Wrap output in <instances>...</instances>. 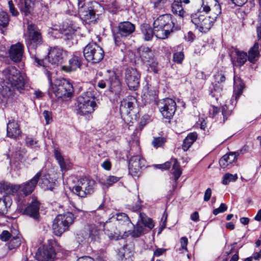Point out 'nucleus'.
I'll use <instances>...</instances> for the list:
<instances>
[{"mask_svg":"<svg viewBox=\"0 0 261 261\" xmlns=\"http://www.w3.org/2000/svg\"><path fill=\"white\" fill-rule=\"evenodd\" d=\"M238 178L237 174H232L230 173H226L223 177L222 184L226 185L231 181H234Z\"/></svg>","mask_w":261,"mask_h":261,"instance_id":"nucleus-46","label":"nucleus"},{"mask_svg":"<svg viewBox=\"0 0 261 261\" xmlns=\"http://www.w3.org/2000/svg\"><path fill=\"white\" fill-rule=\"evenodd\" d=\"M221 13V8L218 0H202L199 10L191 15V20L199 32L206 33Z\"/></svg>","mask_w":261,"mask_h":261,"instance_id":"nucleus-1","label":"nucleus"},{"mask_svg":"<svg viewBox=\"0 0 261 261\" xmlns=\"http://www.w3.org/2000/svg\"><path fill=\"white\" fill-rule=\"evenodd\" d=\"M74 215L70 212L58 215L53 221V229L54 233L58 236H61L68 230L74 220Z\"/></svg>","mask_w":261,"mask_h":261,"instance_id":"nucleus-8","label":"nucleus"},{"mask_svg":"<svg viewBox=\"0 0 261 261\" xmlns=\"http://www.w3.org/2000/svg\"><path fill=\"white\" fill-rule=\"evenodd\" d=\"M9 53L12 61L14 62H19L21 61L23 55L24 46L22 43L17 42L11 45Z\"/></svg>","mask_w":261,"mask_h":261,"instance_id":"nucleus-19","label":"nucleus"},{"mask_svg":"<svg viewBox=\"0 0 261 261\" xmlns=\"http://www.w3.org/2000/svg\"><path fill=\"white\" fill-rule=\"evenodd\" d=\"M171 162H173V166L172 169V174L174 175L173 180L174 181L175 184L173 185V189L174 190L177 185V181L181 174V171L179 164L178 163L177 160L175 159H171Z\"/></svg>","mask_w":261,"mask_h":261,"instance_id":"nucleus-30","label":"nucleus"},{"mask_svg":"<svg viewBox=\"0 0 261 261\" xmlns=\"http://www.w3.org/2000/svg\"><path fill=\"white\" fill-rule=\"evenodd\" d=\"M144 214H140V217L141 221L144 225L148 227L149 229H152L154 227V224L151 218L144 217Z\"/></svg>","mask_w":261,"mask_h":261,"instance_id":"nucleus-47","label":"nucleus"},{"mask_svg":"<svg viewBox=\"0 0 261 261\" xmlns=\"http://www.w3.org/2000/svg\"><path fill=\"white\" fill-rule=\"evenodd\" d=\"M244 88L243 82L239 78L234 77L233 95L232 97L235 98L237 101L243 92Z\"/></svg>","mask_w":261,"mask_h":261,"instance_id":"nucleus-29","label":"nucleus"},{"mask_svg":"<svg viewBox=\"0 0 261 261\" xmlns=\"http://www.w3.org/2000/svg\"><path fill=\"white\" fill-rule=\"evenodd\" d=\"M12 237V235L7 230H4L0 234V239L3 241H7Z\"/></svg>","mask_w":261,"mask_h":261,"instance_id":"nucleus-55","label":"nucleus"},{"mask_svg":"<svg viewBox=\"0 0 261 261\" xmlns=\"http://www.w3.org/2000/svg\"><path fill=\"white\" fill-rule=\"evenodd\" d=\"M104 204L103 203H101L98 208L94 211L91 212L92 214H97L98 216L100 218H101L102 216L105 214V211L103 210Z\"/></svg>","mask_w":261,"mask_h":261,"instance_id":"nucleus-56","label":"nucleus"},{"mask_svg":"<svg viewBox=\"0 0 261 261\" xmlns=\"http://www.w3.org/2000/svg\"><path fill=\"white\" fill-rule=\"evenodd\" d=\"M153 28L166 29V31H172L174 27L170 15L165 14L159 16L153 22Z\"/></svg>","mask_w":261,"mask_h":261,"instance_id":"nucleus-18","label":"nucleus"},{"mask_svg":"<svg viewBox=\"0 0 261 261\" xmlns=\"http://www.w3.org/2000/svg\"><path fill=\"white\" fill-rule=\"evenodd\" d=\"M12 238L10 242L7 244L8 248L10 250L18 247L21 244L20 239L18 236H16Z\"/></svg>","mask_w":261,"mask_h":261,"instance_id":"nucleus-41","label":"nucleus"},{"mask_svg":"<svg viewBox=\"0 0 261 261\" xmlns=\"http://www.w3.org/2000/svg\"><path fill=\"white\" fill-rule=\"evenodd\" d=\"M9 21V17L8 13L2 11L0 12V28H6Z\"/></svg>","mask_w":261,"mask_h":261,"instance_id":"nucleus-45","label":"nucleus"},{"mask_svg":"<svg viewBox=\"0 0 261 261\" xmlns=\"http://www.w3.org/2000/svg\"><path fill=\"white\" fill-rule=\"evenodd\" d=\"M44 73L47 75L50 83V88L48 89V94L53 97V94L57 98L65 100L70 98L73 93V88L69 81L65 79H56L54 83H51L50 71L45 69Z\"/></svg>","mask_w":261,"mask_h":261,"instance_id":"nucleus-4","label":"nucleus"},{"mask_svg":"<svg viewBox=\"0 0 261 261\" xmlns=\"http://www.w3.org/2000/svg\"><path fill=\"white\" fill-rule=\"evenodd\" d=\"M40 203L37 200L36 197H32L31 203L25 208V214L30 216L35 220H38L39 217Z\"/></svg>","mask_w":261,"mask_h":261,"instance_id":"nucleus-21","label":"nucleus"},{"mask_svg":"<svg viewBox=\"0 0 261 261\" xmlns=\"http://www.w3.org/2000/svg\"><path fill=\"white\" fill-rule=\"evenodd\" d=\"M3 82L0 84V98L7 99L13 95L15 89L22 90L25 79L19 70L14 67L4 69L2 73Z\"/></svg>","mask_w":261,"mask_h":261,"instance_id":"nucleus-2","label":"nucleus"},{"mask_svg":"<svg viewBox=\"0 0 261 261\" xmlns=\"http://www.w3.org/2000/svg\"><path fill=\"white\" fill-rule=\"evenodd\" d=\"M76 261H94V259L90 256H84L79 257Z\"/></svg>","mask_w":261,"mask_h":261,"instance_id":"nucleus-64","label":"nucleus"},{"mask_svg":"<svg viewBox=\"0 0 261 261\" xmlns=\"http://www.w3.org/2000/svg\"><path fill=\"white\" fill-rule=\"evenodd\" d=\"M188 243V240L187 237H183L180 239V244L181 248L183 250H187V246Z\"/></svg>","mask_w":261,"mask_h":261,"instance_id":"nucleus-60","label":"nucleus"},{"mask_svg":"<svg viewBox=\"0 0 261 261\" xmlns=\"http://www.w3.org/2000/svg\"><path fill=\"white\" fill-rule=\"evenodd\" d=\"M95 182L86 177L81 178L72 189V193L81 198H85L94 192Z\"/></svg>","mask_w":261,"mask_h":261,"instance_id":"nucleus-10","label":"nucleus"},{"mask_svg":"<svg viewBox=\"0 0 261 261\" xmlns=\"http://www.w3.org/2000/svg\"><path fill=\"white\" fill-rule=\"evenodd\" d=\"M41 0H24L23 3L18 5L20 12L25 16L32 15L35 7Z\"/></svg>","mask_w":261,"mask_h":261,"instance_id":"nucleus-20","label":"nucleus"},{"mask_svg":"<svg viewBox=\"0 0 261 261\" xmlns=\"http://www.w3.org/2000/svg\"><path fill=\"white\" fill-rule=\"evenodd\" d=\"M12 204V201L8 196L3 197L0 199V215H4L8 211V208Z\"/></svg>","mask_w":261,"mask_h":261,"instance_id":"nucleus-36","label":"nucleus"},{"mask_svg":"<svg viewBox=\"0 0 261 261\" xmlns=\"http://www.w3.org/2000/svg\"><path fill=\"white\" fill-rule=\"evenodd\" d=\"M43 115L45 120L46 124H48L52 121V115L50 112L45 110L43 112Z\"/></svg>","mask_w":261,"mask_h":261,"instance_id":"nucleus-57","label":"nucleus"},{"mask_svg":"<svg viewBox=\"0 0 261 261\" xmlns=\"http://www.w3.org/2000/svg\"><path fill=\"white\" fill-rule=\"evenodd\" d=\"M84 58L88 62L97 63L100 62L104 57V51L96 43L88 44L83 49Z\"/></svg>","mask_w":261,"mask_h":261,"instance_id":"nucleus-11","label":"nucleus"},{"mask_svg":"<svg viewBox=\"0 0 261 261\" xmlns=\"http://www.w3.org/2000/svg\"><path fill=\"white\" fill-rule=\"evenodd\" d=\"M56 185L55 181H53V179L50 180L47 178H43L42 179V182L40 184V186L44 190H49L53 191Z\"/></svg>","mask_w":261,"mask_h":261,"instance_id":"nucleus-40","label":"nucleus"},{"mask_svg":"<svg viewBox=\"0 0 261 261\" xmlns=\"http://www.w3.org/2000/svg\"><path fill=\"white\" fill-rule=\"evenodd\" d=\"M106 6L108 10L113 13H116L118 9V5L116 0H110Z\"/></svg>","mask_w":261,"mask_h":261,"instance_id":"nucleus-43","label":"nucleus"},{"mask_svg":"<svg viewBox=\"0 0 261 261\" xmlns=\"http://www.w3.org/2000/svg\"><path fill=\"white\" fill-rule=\"evenodd\" d=\"M140 56L144 62H148L152 57V53L150 48L146 46H142L138 49Z\"/></svg>","mask_w":261,"mask_h":261,"instance_id":"nucleus-34","label":"nucleus"},{"mask_svg":"<svg viewBox=\"0 0 261 261\" xmlns=\"http://www.w3.org/2000/svg\"><path fill=\"white\" fill-rule=\"evenodd\" d=\"M8 8L10 13L13 16H17L19 14L18 11L15 8L14 4L12 0L8 2Z\"/></svg>","mask_w":261,"mask_h":261,"instance_id":"nucleus-51","label":"nucleus"},{"mask_svg":"<svg viewBox=\"0 0 261 261\" xmlns=\"http://www.w3.org/2000/svg\"><path fill=\"white\" fill-rule=\"evenodd\" d=\"M140 75L136 68H127L124 71V80L131 90H136L139 86Z\"/></svg>","mask_w":261,"mask_h":261,"instance_id":"nucleus-13","label":"nucleus"},{"mask_svg":"<svg viewBox=\"0 0 261 261\" xmlns=\"http://www.w3.org/2000/svg\"><path fill=\"white\" fill-rule=\"evenodd\" d=\"M28 36L26 40V44L29 52L38 66L44 67V61L39 59L36 54V48L42 43V38L39 30L37 27L33 24H29L28 26Z\"/></svg>","mask_w":261,"mask_h":261,"instance_id":"nucleus-6","label":"nucleus"},{"mask_svg":"<svg viewBox=\"0 0 261 261\" xmlns=\"http://www.w3.org/2000/svg\"><path fill=\"white\" fill-rule=\"evenodd\" d=\"M211 195H212V190L210 188H207L204 193V198H203L204 201H208L211 198Z\"/></svg>","mask_w":261,"mask_h":261,"instance_id":"nucleus-62","label":"nucleus"},{"mask_svg":"<svg viewBox=\"0 0 261 261\" xmlns=\"http://www.w3.org/2000/svg\"><path fill=\"white\" fill-rule=\"evenodd\" d=\"M153 97L162 116L168 120L172 119L177 107L174 100L170 98H166L157 101L158 95L155 92H154Z\"/></svg>","mask_w":261,"mask_h":261,"instance_id":"nucleus-9","label":"nucleus"},{"mask_svg":"<svg viewBox=\"0 0 261 261\" xmlns=\"http://www.w3.org/2000/svg\"><path fill=\"white\" fill-rule=\"evenodd\" d=\"M181 0H174L171 4V10L173 14L183 18L186 14L182 4Z\"/></svg>","mask_w":261,"mask_h":261,"instance_id":"nucleus-32","label":"nucleus"},{"mask_svg":"<svg viewBox=\"0 0 261 261\" xmlns=\"http://www.w3.org/2000/svg\"><path fill=\"white\" fill-rule=\"evenodd\" d=\"M89 237L91 240H98L100 231L95 225H91L89 229Z\"/></svg>","mask_w":261,"mask_h":261,"instance_id":"nucleus-42","label":"nucleus"},{"mask_svg":"<svg viewBox=\"0 0 261 261\" xmlns=\"http://www.w3.org/2000/svg\"><path fill=\"white\" fill-rule=\"evenodd\" d=\"M197 138V134L196 132H193L189 134L184 139L182 145V149L186 151H187L193 143L196 141Z\"/></svg>","mask_w":261,"mask_h":261,"instance_id":"nucleus-33","label":"nucleus"},{"mask_svg":"<svg viewBox=\"0 0 261 261\" xmlns=\"http://www.w3.org/2000/svg\"><path fill=\"white\" fill-rule=\"evenodd\" d=\"M55 255V249L49 243L48 244L44 245L38 249L35 257L38 261H53Z\"/></svg>","mask_w":261,"mask_h":261,"instance_id":"nucleus-15","label":"nucleus"},{"mask_svg":"<svg viewBox=\"0 0 261 261\" xmlns=\"http://www.w3.org/2000/svg\"><path fill=\"white\" fill-rule=\"evenodd\" d=\"M42 172H38L31 179L20 185H13L10 183L4 184L2 188L5 192L8 194L17 193L15 200L19 205L24 204L25 197L31 194L35 190Z\"/></svg>","mask_w":261,"mask_h":261,"instance_id":"nucleus-3","label":"nucleus"},{"mask_svg":"<svg viewBox=\"0 0 261 261\" xmlns=\"http://www.w3.org/2000/svg\"><path fill=\"white\" fill-rule=\"evenodd\" d=\"M65 54L66 51L61 47H50L48 53V61L52 65H58L63 62Z\"/></svg>","mask_w":261,"mask_h":261,"instance_id":"nucleus-16","label":"nucleus"},{"mask_svg":"<svg viewBox=\"0 0 261 261\" xmlns=\"http://www.w3.org/2000/svg\"><path fill=\"white\" fill-rule=\"evenodd\" d=\"M259 55L258 44V43H255L248 51V59L250 62L253 63L256 61Z\"/></svg>","mask_w":261,"mask_h":261,"instance_id":"nucleus-38","label":"nucleus"},{"mask_svg":"<svg viewBox=\"0 0 261 261\" xmlns=\"http://www.w3.org/2000/svg\"><path fill=\"white\" fill-rule=\"evenodd\" d=\"M103 230L105 233L112 240H118L119 233L117 231L115 224L109 219L103 223Z\"/></svg>","mask_w":261,"mask_h":261,"instance_id":"nucleus-23","label":"nucleus"},{"mask_svg":"<svg viewBox=\"0 0 261 261\" xmlns=\"http://www.w3.org/2000/svg\"><path fill=\"white\" fill-rule=\"evenodd\" d=\"M135 30V26L129 21L120 22L118 25V32L122 37H127Z\"/></svg>","mask_w":261,"mask_h":261,"instance_id":"nucleus-25","label":"nucleus"},{"mask_svg":"<svg viewBox=\"0 0 261 261\" xmlns=\"http://www.w3.org/2000/svg\"><path fill=\"white\" fill-rule=\"evenodd\" d=\"M7 136L9 137L17 139L21 136V131L18 122L15 120L9 121L7 124Z\"/></svg>","mask_w":261,"mask_h":261,"instance_id":"nucleus-24","label":"nucleus"},{"mask_svg":"<svg viewBox=\"0 0 261 261\" xmlns=\"http://www.w3.org/2000/svg\"><path fill=\"white\" fill-rule=\"evenodd\" d=\"M227 207L226 205L224 203H221L220 206L213 210V214L215 215H217L218 214L221 213H223L227 210Z\"/></svg>","mask_w":261,"mask_h":261,"instance_id":"nucleus-54","label":"nucleus"},{"mask_svg":"<svg viewBox=\"0 0 261 261\" xmlns=\"http://www.w3.org/2000/svg\"><path fill=\"white\" fill-rule=\"evenodd\" d=\"M77 28L75 22L68 24V22H64L61 30V34L65 36V39H70L72 37L73 34Z\"/></svg>","mask_w":261,"mask_h":261,"instance_id":"nucleus-27","label":"nucleus"},{"mask_svg":"<svg viewBox=\"0 0 261 261\" xmlns=\"http://www.w3.org/2000/svg\"><path fill=\"white\" fill-rule=\"evenodd\" d=\"M113 222L114 221H123L127 223L130 222V221L126 214L125 213L117 214L116 217H113L110 219Z\"/></svg>","mask_w":261,"mask_h":261,"instance_id":"nucleus-44","label":"nucleus"},{"mask_svg":"<svg viewBox=\"0 0 261 261\" xmlns=\"http://www.w3.org/2000/svg\"><path fill=\"white\" fill-rule=\"evenodd\" d=\"M77 2L79 12L80 13H81V15L85 16V19H91L94 17L95 13L93 10H89L88 11L85 12L83 11V9L85 6V3L83 0H77Z\"/></svg>","mask_w":261,"mask_h":261,"instance_id":"nucleus-37","label":"nucleus"},{"mask_svg":"<svg viewBox=\"0 0 261 261\" xmlns=\"http://www.w3.org/2000/svg\"><path fill=\"white\" fill-rule=\"evenodd\" d=\"M141 30L146 41L150 40L153 36L154 35V29L152 30L151 27L147 23L141 25Z\"/></svg>","mask_w":261,"mask_h":261,"instance_id":"nucleus-35","label":"nucleus"},{"mask_svg":"<svg viewBox=\"0 0 261 261\" xmlns=\"http://www.w3.org/2000/svg\"><path fill=\"white\" fill-rule=\"evenodd\" d=\"M194 35L191 32H188L187 34L185 36L186 40L190 42L194 40Z\"/></svg>","mask_w":261,"mask_h":261,"instance_id":"nucleus-63","label":"nucleus"},{"mask_svg":"<svg viewBox=\"0 0 261 261\" xmlns=\"http://www.w3.org/2000/svg\"><path fill=\"white\" fill-rule=\"evenodd\" d=\"M231 61L233 66L241 67L243 65L248 59L246 53L235 49L231 54Z\"/></svg>","mask_w":261,"mask_h":261,"instance_id":"nucleus-22","label":"nucleus"},{"mask_svg":"<svg viewBox=\"0 0 261 261\" xmlns=\"http://www.w3.org/2000/svg\"><path fill=\"white\" fill-rule=\"evenodd\" d=\"M143 229L142 226L137 225L133 230L130 231L129 234L133 238H138L143 233Z\"/></svg>","mask_w":261,"mask_h":261,"instance_id":"nucleus-48","label":"nucleus"},{"mask_svg":"<svg viewBox=\"0 0 261 261\" xmlns=\"http://www.w3.org/2000/svg\"><path fill=\"white\" fill-rule=\"evenodd\" d=\"M231 113L232 111L226 105L223 106L219 109L212 106L209 109L210 117L215 118L220 123H224Z\"/></svg>","mask_w":261,"mask_h":261,"instance_id":"nucleus-14","label":"nucleus"},{"mask_svg":"<svg viewBox=\"0 0 261 261\" xmlns=\"http://www.w3.org/2000/svg\"><path fill=\"white\" fill-rule=\"evenodd\" d=\"M173 162H171V159L169 162H166L163 164L156 165L155 166L162 169L167 170L169 169Z\"/></svg>","mask_w":261,"mask_h":261,"instance_id":"nucleus-59","label":"nucleus"},{"mask_svg":"<svg viewBox=\"0 0 261 261\" xmlns=\"http://www.w3.org/2000/svg\"><path fill=\"white\" fill-rule=\"evenodd\" d=\"M154 35L159 39H165L167 38L172 31H166V29L153 28Z\"/></svg>","mask_w":261,"mask_h":261,"instance_id":"nucleus-39","label":"nucleus"},{"mask_svg":"<svg viewBox=\"0 0 261 261\" xmlns=\"http://www.w3.org/2000/svg\"><path fill=\"white\" fill-rule=\"evenodd\" d=\"M133 101H129L128 99H124L121 101L120 105V112L121 113L126 114L131 116V112L134 108V101H135L134 97H131Z\"/></svg>","mask_w":261,"mask_h":261,"instance_id":"nucleus-28","label":"nucleus"},{"mask_svg":"<svg viewBox=\"0 0 261 261\" xmlns=\"http://www.w3.org/2000/svg\"><path fill=\"white\" fill-rule=\"evenodd\" d=\"M215 82L218 83H222L225 82L226 78L223 73H218L214 76Z\"/></svg>","mask_w":261,"mask_h":261,"instance_id":"nucleus-58","label":"nucleus"},{"mask_svg":"<svg viewBox=\"0 0 261 261\" xmlns=\"http://www.w3.org/2000/svg\"><path fill=\"white\" fill-rule=\"evenodd\" d=\"M167 0H150L151 3L156 9H161L166 3Z\"/></svg>","mask_w":261,"mask_h":261,"instance_id":"nucleus-53","label":"nucleus"},{"mask_svg":"<svg viewBox=\"0 0 261 261\" xmlns=\"http://www.w3.org/2000/svg\"><path fill=\"white\" fill-rule=\"evenodd\" d=\"M239 154L238 152H229L223 156L219 160V164L221 168H225L229 165L236 162L237 160V156Z\"/></svg>","mask_w":261,"mask_h":261,"instance_id":"nucleus-26","label":"nucleus"},{"mask_svg":"<svg viewBox=\"0 0 261 261\" xmlns=\"http://www.w3.org/2000/svg\"><path fill=\"white\" fill-rule=\"evenodd\" d=\"M111 163L108 160H105L102 164L101 167L106 170H110L111 168Z\"/></svg>","mask_w":261,"mask_h":261,"instance_id":"nucleus-61","label":"nucleus"},{"mask_svg":"<svg viewBox=\"0 0 261 261\" xmlns=\"http://www.w3.org/2000/svg\"><path fill=\"white\" fill-rule=\"evenodd\" d=\"M166 140L163 137H158L155 138L152 142V144L153 146L155 148H158L160 147H162L163 145L164 144Z\"/></svg>","mask_w":261,"mask_h":261,"instance_id":"nucleus-50","label":"nucleus"},{"mask_svg":"<svg viewBox=\"0 0 261 261\" xmlns=\"http://www.w3.org/2000/svg\"><path fill=\"white\" fill-rule=\"evenodd\" d=\"M129 156H130L128 163L129 173L133 176L138 177L141 172V169L146 166V161L141 155H134L132 149L129 151L127 158Z\"/></svg>","mask_w":261,"mask_h":261,"instance_id":"nucleus-12","label":"nucleus"},{"mask_svg":"<svg viewBox=\"0 0 261 261\" xmlns=\"http://www.w3.org/2000/svg\"><path fill=\"white\" fill-rule=\"evenodd\" d=\"M94 91L90 90L84 92L77 98L75 111L77 115L91 118V114L97 108Z\"/></svg>","mask_w":261,"mask_h":261,"instance_id":"nucleus-5","label":"nucleus"},{"mask_svg":"<svg viewBox=\"0 0 261 261\" xmlns=\"http://www.w3.org/2000/svg\"><path fill=\"white\" fill-rule=\"evenodd\" d=\"M119 180V177L115 176H109L107 177L105 181L103 182V184L107 186H111L113 184L116 183Z\"/></svg>","mask_w":261,"mask_h":261,"instance_id":"nucleus-49","label":"nucleus"},{"mask_svg":"<svg viewBox=\"0 0 261 261\" xmlns=\"http://www.w3.org/2000/svg\"><path fill=\"white\" fill-rule=\"evenodd\" d=\"M82 62L81 54L79 52H74L68 61V65L63 66L61 69L66 72L75 71L77 68H81Z\"/></svg>","mask_w":261,"mask_h":261,"instance_id":"nucleus-17","label":"nucleus"},{"mask_svg":"<svg viewBox=\"0 0 261 261\" xmlns=\"http://www.w3.org/2000/svg\"><path fill=\"white\" fill-rule=\"evenodd\" d=\"M184 58V55L182 51L177 52L173 55V61L178 64L181 63Z\"/></svg>","mask_w":261,"mask_h":261,"instance_id":"nucleus-52","label":"nucleus"},{"mask_svg":"<svg viewBox=\"0 0 261 261\" xmlns=\"http://www.w3.org/2000/svg\"><path fill=\"white\" fill-rule=\"evenodd\" d=\"M105 76V80H98L97 77L95 81V84L98 88L105 89L108 84L109 91L115 95V98L119 97L122 89L119 75L114 70H108Z\"/></svg>","mask_w":261,"mask_h":261,"instance_id":"nucleus-7","label":"nucleus"},{"mask_svg":"<svg viewBox=\"0 0 261 261\" xmlns=\"http://www.w3.org/2000/svg\"><path fill=\"white\" fill-rule=\"evenodd\" d=\"M54 153L55 158L57 161L62 172H64L67 171L69 168L70 165L69 164H67L65 162L60 150L58 148H55Z\"/></svg>","mask_w":261,"mask_h":261,"instance_id":"nucleus-31","label":"nucleus"}]
</instances>
